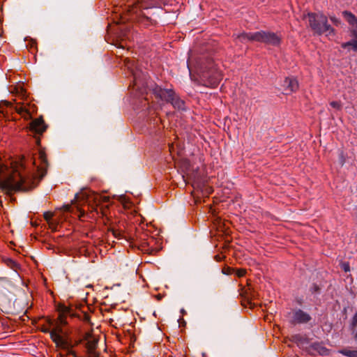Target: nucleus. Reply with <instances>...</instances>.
<instances>
[{"label":"nucleus","instance_id":"obj_5","mask_svg":"<svg viewBox=\"0 0 357 357\" xmlns=\"http://www.w3.org/2000/svg\"><path fill=\"white\" fill-rule=\"evenodd\" d=\"M242 40L257 41L273 46H279L282 41L280 36L273 32L260 31L255 33H244L240 36Z\"/></svg>","mask_w":357,"mask_h":357},{"label":"nucleus","instance_id":"obj_2","mask_svg":"<svg viewBox=\"0 0 357 357\" xmlns=\"http://www.w3.org/2000/svg\"><path fill=\"white\" fill-rule=\"evenodd\" d=\"M59 316L56 319L48 318L47 322L48 328L45 329L44 332H50L53 342L58 347L65 350L67 354H73L75 357V354L73 351V345L68 341L64 327L68 324V318L73 316L70 307L60 305L57 308Z\"/></svg>","mask_w":357,"mask_h":357},{"label":"nucleus","instance_id":"obj_23","mask_svg":"<svg viewBox=\"0 0 357 357\" xmlns=\"http://www.w3.org/2000/svg\"><path fill=\"white\" fill-rule=\"evenodd\" d=\"M222 273L224 274L230 275V274H232L234 273V269L231 268L229 267L225 268L222 269Z\"/></svg>","mask_w":357,"mask_h":357},{"label":"nucleus","instance_id":"obj_20","mask_svg":"<svg viewBox=\"0 0 357 357\" xmlns=\"http://www.w3.org/2000/svg\"><path fill=\"white\" fill-rule=\"evenodd\" d=\"M330 105L338 110H340L342 109V103L340 101H332L330 102Z\"/></svg>","mask_w":357,"mask_h":357},{"label":"nucleus","instance_id":"obj_10","mask_svg":"<svg viewBox=\"0 0 357 357\" xmlns=\"http://www.w3.org/2000/svg\"><path fill=\"white\" fill-rule=\"evenodd\" d=\"M283 87L287 91L286 94L296 92L299 89V84L296 78L293 77H286L284 80Z\"/></svg>","mask_w":357,"mask_h":357},{"label":"nucleus","instance_id":"obj_3","mask_svg":"<svg viewBox=\"0 0 357 357\" xmlns=\"http://www.w3.org/2000/svg\"><path fill=\"white\" fill-rule=\"evenodd\" d=\"M17 99H15V105L13 107L15 112L24 119H30L33 113L36 112V107L27 100V94L24 87L20 84L16 86L12 91Z\"/></svg>","mask_w":357,"mask_h":357},{"label":"nucleus","instance_id":"obj_18","mask_svg":"<svg viewBox=\"0 0 357 357\" xmlns=\"http://www.w3.org/2000/svg\"><path fill=\"white\" fill-rule=\"evenodd\" d=\"M348 47H351L354 51H357V40L354 39L351 41L344 43L342 44V48L346 49Z\"/></svg>","mask_w":357,"mask_h":357},{"label":"nucleus","instance_id":"obj_17","mask_svg":"<svg viewBox=\"0 0 357 357\" xmlns=\"http://www.w3.org/2000/svg\"><path fill=\"white\" fill-rule=\"evenodd\" d=\"M339 353L347 357H357V350L343 349L340 350Z\"/></svg>","mask_w":357,"mask_h":357},{"label":"nucleus","instance_id":"obj_27","mask_svg":"<svg viewBox=\"0 0 357 357\" xmlns=\"http://www.w3.org/2000/svg\"><path fill=\"white\" fill-rule=\"evenodd\" d=\"M331 20L336 25L340 23V20L337 19L335 17H331Z\"/></svg>","mask_w":357,"mask_h":357},{"label":"nucleus","instance_id":"obj_31","mask_svg":"<svg viewBox=\"0 0 357 357\" xmlns=\"http://www.w3.org/2000/svg\"><path fill=\"white\" fill-rule=\"evenodd\" d=\"M129 63H130V61L129 60L126 61V65L128 66V68H130Z\"/></svg>","mask_w":357,"mask_h":357},{"label":"nucleus","instance_id":"obj_12","mask_svg":"<svg viewBox=\"0 0 357 357\" xmlns=\"http://www.w3.org/2000/svg\"><path fill=\"white\" fill-rule=\"evenodd\" d=\"M100 196L98 194L91 193L88 195L87 202L89 205V208H91V213H93V210L97 211V207L100 203Z\"/></svg>","mask_w":357,"mask_h":357},{"label":"nucleus","instance_id":"obj_30","mask_svg":"<svg viewBox=\"0 0 357 357\" xmlns=\"http://www.w3.org/2000/svg\"><path fill=\"white\" fill-rule=\"evenodd\" d=\"M215 258L216 261H221V259H222V258H221V257H220V255H216V256L215 257Z\"/></svg>","mask_w":357,"mask_h":357},{"label":"nucleus","instance_id":"obj_15","mask_svg":"<svg viewBox=\"0 0 357 357\" xmlns=\"http://www.w3.org/2000/svg\"><path fill=\"white\" fill-rule=\"evenodd\" d=\"M109 234H112L114 238L117 239H122L126 238L124 232L121 229H116L114 227H112L108 229V236Z\"/></svg>","mask_w":357,"mask_h":357},{"label":"nucleus","instance_id":"obj_21","mask_svg":"<svg viewBox=\"0 0 357 357\" xmlns=\"http://www.w3.org/2000/svg\"><path fill=\"white\" fill-rule=\"evenodd\" d=\"M246 273L245 269L240 268L236 271V274L238 278L243 277Z\"/></svg>","mask_w":357,"mask_h":357},{"label":"nucleus","instance_id":"obj_13","mask_svg":"<svg viewBox=\"0 0 357 357\" xmlns=\"http://www.w3.org/2000/svg\"><path fill=\"white\" fill-rule=\"evenodd\" d=\"M342 15L352 27L351 30H356L357 31V17L351 12L347 10L343 11Z\"/></svg>","mask_w":357,"mask_h":357},{"label":"nucleus","instance_id":"obj_19","mask_svg":"<svg viewBox=\"0 0 357 357\" xmlns=\"http://www.w3.org/2000/svg\"><path fill=\"white\" fill-rule=\"evenodd\" d=\"M27 47H29V50L31 52H33L34 50H36L37 48V43L36 42V40H33V39H30V40H27Z\"/></svg>","mask_w":357,"mask_h":357},{"label":"nucleus","instance_id":"obj_9","mask_svg":"<svg viewBox=\"0 0 357 357\" xmlns=\"http://www.w3.org/2000/svg\"><path fill=\"white\" fill-rule=\"evenodd\" d=\"M84 341L85 342L89 357H98L99 354L96 350L98 344V338L91 333H86Z\"/></svg>","mask_w":357,"mask_h":357},{"label":"nucleus","instance_id":"obj_11","mask_svg":"<svg viewBox=\"0 0 357 357\" xmlns=\"http://www.w3.org/2000/svg\"><path fill=\"white\" fill-rule=\"evenodd\" d=\"M30 130L36 134H42L46 130V126L42 117L33 120L29 126Z\"/></svg>","mask_w":357,"mask_h":357},{"label":"nucleus","instance_id":"obj_1","mask_svg":"<svg viewBox=\"0 0 357 357\" xmlns=\"http://www.w3.org/2000/svg\"><path fill=\"white\" fill-rule=\"evenodd\" d=\"M37 173L26 171L24 161H3L0 158V188L9 195L17 191L34 188L46 174L47 160L45 153L40 151L38 162L34 161Z\"/></svg>","mask_w":357,"mask_h":357},{"label":"nucleus","instance_id":"obj_4","mask_svg":"<svg viewBox=\"0 0 357 357\" xmlns=\"http://www.w3.org/2000/svg\"><path fill=\"white\" fill-rule=\"evenodd\" d=\"M304 17L308 19L309 26L314 33L335 34L333 28L328 24L327 17L323 13H309Z\"/></svg>","mask_w":357,"mask_h":357},{"label":"nucleus","instance_id":"obj_33","mask_svg":"<svg viewBox=\"0 0 357 357\" xmlns=\"http://www.w3.org/2000/svg\"><path fill=\"white\" fill-rule=\"evenodd\" d=\"M69 208H70V206H66V211H68V210H69Z\"/></svg>","mask_w":357,"mask_h":357},{"label":"nucleus","instance_id":"obj_24","mask_svg":"<svg viewBox=\"0 0 357 357\" xmlns=\"http://www.w3.org/2000/svg\"><path fill=\"white\" fill-rule=\"evenodd\" d=\"M342 268L345 271V272H349L350 271V266L349 264V263L347 262H344L342 264Z\"/></svg>","mask_w":357,"mask_h":357},{"label":"nucleus","instance_id":"obj_7","mask_svg":"<svg viewBox=\"0 0 357 357\" xmlns=\"http://www.w3.org/2000/svg\"><path fill=\"white\" fill-rule=\"evenodd\" d=\"M153 91L154 94L162 100L171 102L174 107L178 109L183 107V101L180 100L172 89H164L157 86Z\"/></svg>","mask_w":357,"mask_h":357},{"label":"nucleus","instance_id":"obj_32","mask_svg":"<svg viewBox=\"0 0 357 357\" xmlns=\"http://www.w3.org/2000/svg\"><path fill=\"white\" fill-rule=\"evenodd\" d=\"M354 338H355L356 340H357V331H356V334H355V335H354Z\"/></svg>","mask_w":357,"mask_h":357},{"label":"nucleus","instance_id":"obj_25","mask_svg":"<svg viewBox=\"0 0 357 357\" xmlns=\"http://www.w3.org/2000/svg\"><path fill=\"white\" fill-rule=\"evenodd\" d=\"M77 209H78V211H79V214L78 215V216H79V219H81V218L84 216V210H82V209H80V208H79V206H77Z\"/></svg>","mask_w":357,"mask_h":357},{"label":"nucleus","instance_id":"obj_8","mask_svg":"<svg viewBox=\"0 0 357 357\" xmlns=\"http://www.w3.org/2000/svg\"><path fill=\"white\" fill-rule=\"evenodd\" d=\"M136 241V245L143 251L151 252L156 249L155 247V239L153 236H148L147 234H142L137 236Z\"/></svg>","mask_w":357,"mask_h":357},{"label":"nucleus","instance_id":"obj_22","mask_svg":"<svg viewBox=\"0 0 357 357\" xmlns=\"http://www.w3.org/2000/svg\"><path fill=\"white\" fill-rule=\"evenodd\" d=\"M43 216H44V218H45L47 222H49V221H50V220L52 218V217H53V214H52V213H51V212H45V213H44V215H43Z\"/></svg>","mask_w":357,"mask_h":357},{"label":"nucleus","instance_id":"obj_28","mask_svg":"<svg viewBox=\"0 0 357 357\" xmlns=\"http://www.w3.org/2000/svg\"><path fill=\"white\" fill-rule=\"evenodd\" d=\"M351 32L352 36H354V38L356 40H357V31H356V30H351Z\"/></svg>","mask_w":357,"mask_h":357},{"label":"nucleus","instance_id":"obj_16","mask_svg":"<svg viewBox=\"0 0 357 357\" xmlns=\"http://www.w3.org/2000/svg\"><path fill=\"white\" fill-rule=\"evenodd\" d=\"M313 347L321 356H327L330 354L329 350L320 344H314Z\"/></svg>","mask_w":357,"mask_h":357},{"label":"nucleus","instance_id":"obj_14","mask_svg":"<svg viewBox=\"0 0 357 357\" xmlns=\"http://www.w3.org/2000/svg\"><path fill=\"white\" fill-rule=\"evenodd\" d=\"M293 319L296 323H306L310 320V317L306 312L298 310L294 313Z\"/></svg>","mask_w":357,"mask_h":357},{"label":"nucleus","instance_id":"obj_6","mask_svg":"<svg viewBox=\"0 0 357 357\" xmlns=\"http://www.w3.org/2000/svg\"><path fill=\"white\" fill-rule=\"evenodd\" d=\"M222 79V73L213 64L207 70L204 71L201 76L202 84L211 88L216 87Z\"/></svg>","mask_w":357,"mask_h":357},{"label":"nucleus","instance_id":"obj_26","mask_svg":"<svg viewBox=\"0 0 357 357\" xmlns=\"http://www.w3.org/2000/svg\"><path fill=\"white\" fill-rule=\"evenodd\" d=\"M352 324H353V326L357 325V312H356V314H354V316L352 319Z\"/></svg>","mask_w":357,"mask_h":357},{"label":"nucleus","instance_id":"obj_34","mask_svg":"<svg viewBox=\"0 0 357 357\" xmlns=\"http://www.w3.org/2000/svg\"><path fill=\"white\" fill-rule=\"evenodd\" d=\"M8 105H10V107H13V106H12V103H11V102H8Z\"/></svg>","mask_w":357,"mask_h":357},{"label":"nucleus","instance_id":"obj_29","mask_svg":"<svg viewBox=\"0 0 357 357\" xmlns=\"http://www.w3.org/2000/svg\"><path fill=\"white\" fill-rule=\"evenodd\" d=\"M138 6V3L137 4H135L131 9L129 10L130 12H135V8H137Z\"/></svg>","mask_w":357,"mask_h":357}]
</instances>
